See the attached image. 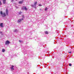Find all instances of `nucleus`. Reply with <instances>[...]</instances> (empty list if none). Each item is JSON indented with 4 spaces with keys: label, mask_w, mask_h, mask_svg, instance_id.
Wrapping results in <instances>:
<instances>
[{
    "label": "nucleus",
    "mask_w": 74,
    "mask_h": 74,
    "mask_svg": "<svg viewBox=\"0 0 74 74\" xmlns=\"http://www.w3.org/2000/svg\"><path fill=\"white\" fill-rule=\"evenodd\" d=\"M37 2H34V5H31V7H34L35 8H36V5H37Z\"/></svg>",
    "instance_id": "obj_1"
},
{
    "label": "nucleus",
    "mask_w": 74,
    "mask_h": 74,
    "mask_svg": "<svg viewBox=\"0 0 74 74\" xmlns=\"http://www.w3.org/2000/svg\"><path fill=\"white\" fill-rule=\"evenodd\" d=\"M10 41H8V40H7L5 44L6 45H8V44H10Z\"/></svg>",
    "instance_id": "obj_2"
},
{
    "label": "nucleus",
    "mask_w": 74,
    "mask_h": 74,
    "mask_svg": "<svg viewBox=\"0 0 74 74\" xmlns=\"http://www.w3.org/2000/svg\"><path fill=\"white\" fill-rule=\"evenodd\" d=\"M5 13L6 14V15H8V10L7 9H6Z\"/></svg>",
    "instance_id": "obj_3"
},
{
    "label": "nucleus",
    "mask_w": 74,
    "mask_h": 74,
    "mask_svg": "<svg viewBox=\"0 0 74 74\" xmlns=\"http://www.w3.org/2000/svg\"><path fill=\"white\" fill-rule=\"evenodd\" d=\"M23 20V18H22L21 19H20L18 21V23H19V22H21V21L22 20Z\"/></svg>",
    "instance_id": "obj_4"
},
{
    "label": "nucleus",
    "mask_w": 74,
    "mask_h": 74,
    "mask_svg": "<svg viewBox=\"0 0 74 74\" xmlns=\"http://www.w3.org/2000/svg\"><path fill=\"white\" fill-rule=\"evenodd\" d=\"M1 16H2V17H5V16H6V15H5V13H3L2 15H1Z\"/></svg>",
    "instance_id": "obj_5"
},
{
    "label": "nucleus",
    "mask_w": 74,
    "mask_h": 74,
    "mask_svg": "<svg viewBox=\"0 0 74 74\" xmlns=\"http://www.w3.org/2000/svg\"><path fill=\"white\" fill-rule=\"evenodd\" d=\"M3 23H1L0 24V26L1 27H3Z\"/></svg>",
    "instance_id": "obj_6"
},
{
    "label": "nucleus",
    "mask_w": 74,
    "mask_h": 74,
    "mask_svg": "<svg viewBox=\"0 0 74 74\" xmlns=\"http://www.w3.org/2000/svg\"><path fill=\"white\" fill-rule=\"evenodd\" d=\"M11 69L12 70H14V66L13 65H12L11 66Z\"/></svg>",
    "instance_id": "obj_7"
},
{
    "label": "nucleus",
    "mask_w": 74,
    "mask_h": 74,
    "mask_svg": "<svg viewBox=\"0 0 74 74\" xmlns=\"http://www.w3.org/2000/svg\"><path fill=\"white\" fill-rule=\"evenodd\" d=\"M23 8H24V10H25V11H27V8H26V7L24 6L23 7Z\"/></svg>",
    "instance_id": "obj_8"
},
{
    "label": "nucleus",
    "mask_w": 74,
    "mask_h": 74,
    "mask_svg": "<svg viewBox=\"0 0 74 74\" xmlns=\"http://www.w3.org/2000/svg\"><path fill=\"white\" fill-rule=\"evenodd\" d=\"M6 1H5V0H3V4H5V3Z\"/></svg>",
    "instance_id": "obj_9"
},
{
    "label": "nucleus",
    "mask_w": 74,
    "mask_h": 74,
    "mask_svg": "<svg viewBox=\"0 0 74 74\" xmlns=\"http://www.w3.org/2000/svg\"><path fill=\"white\" fill-rule=\"evenodd\" d=\"M14 32H15V33H17L18 31L17 29H15L14 30Z\"/></svg>",
    "instance_id": "obj_10"
},
{
    "label": "nucleus",
    "mask_w": 74,
    "mask_h": 74,
    "mask_svg": "<svg viewBox=\"0 0 74 74\" xmlns=\"http://www.w3.org/2000/svg\"><path fill=\"white\" fill-rule=\"evenodd\" d=\"M23 1H20L18 3H19V4H22V3H23Z\"/></svg>",
    "instance_id": "obj_11"
},
{
    "label": "nucleus",
    "mask_w": 74,
    "mask_h": 74,
    "mask_svg": "<svg viewBox=\"0 0 74 74\" xmlns=\"http://www.w3.org/2000/svg\"><path fill=\"white\" fill-rule=\"evenodd\" d=\"M45 34H48V32L47 31H46L45 32Z\"/></svg>",
    "instance_id": "obj_12"
},
{
    "label": "nucleus",
    "mask_w": 74,
    "mask_h": 74,
    "mask_svg": "<svg viewBox=\"0 0 74 74\" xmlns=\"http://www.w3.org/2000/svg\"><path fill=\"white\" fill-rule=\"evenodd\" d=\"M3 14V12H2L1 11L0 12V14H1V15H2Z\"/></svg>",
    "instance_id": "obj_13"
},
{
    "label": "nucleus",
    "mask_w": 74,
    "mask_h": 74,
    "mask_svg": "<svg viewBox=\"0 0 74 74\" xmlns=\"http://www.w3.org/2000/svg\"><path fill=\"white\" fill-rule=\"evenodd\" d=\"M3 32H0V34H1V35H3Z\"/></svg>",
    "instance_id": "obj_14"
},
{
    "label": "nucleus",
    "mask_w": 74,
    "mask_h": 74,
    "mask_svg": "<svg viewBox=\"0 0 74 74\" xmlns=\"http://www.w3.org/2000/svg\"><path fill=\"white\" fill-rule=\"evenodd\" d=\"M2 52H5V49H2Z\"/></svg>",
    "instance_id": "obj_15"
},
{
    "label": "nucleus",
    "mask_w": 74,
    "mask_h": 74,
    "mask_svg": "<svg viewBox=\"0 0 74 74\" xmlns=\"http://www.w3.org/2000/svg\"><path fill=\"white\" fill-rule=\"evenodd\" d=\"M47 8H46L45 9V11H47Z\"/></svg>",
    "instance_id": "obj_16"
},
{
    "label": "nucleus",
    "mask_w": 74,
    "mask_h": 74,
    "mask_svg": "<svg viewBox=\"0 0 74 74\" xmlns=\"http://www.w3.org/2000/svg\"><path fill=\"white\" fill-rule=\"evenodd\" d=\"M24 52H23V53H24V54H25V53H26V52H25V50H24Z\"/></svg>",
    "instance_id": "obj_17"
},
{
    "label": "nucleus",
    "mask_w": 74,
    "mask_h": 74,
    "mask_svg": "<svg viewBox=\"0 0 74 74\" xmlns=\"http://www.w3.org/2000/svg\"><path fill=\"white\" fill-rule=\"evenodd\" d=\"M24 17H25V16H24V15H23L22 16V18H24Z\"/></svg>",
    "instance_id": "obj_18"
},
{
    "label": "nucleus",
    "mask_w": 74,
    "mask_h": 74,
    "mask_svg": "<svg viewBox=\"0 0 74 74\" xmlns=\"http://www.w3.org/2000/svg\"><path fill=\"white\" fill-rule=\"evenodd\" d=\"M69 65L70 66H72V64H69Z\"/></svg>",
    "instance_id": "obj_19"
},
{
    "label": "nucleus",
    "mask_w": 74,
    "mask_h": 74,
    "mask_svg": "<svg viewBox=\"0 0 74 74\" xmlns=\"http://www.w3.org/2000/svg\"><path fill=\"white\" fill-rule=\"evenodd\" d=\"M2 4H1V1H0V5H1Z\"/></svg>",
    "instance_id": "obj_20"
},
{
    "label": "nucleus",
    "mask_w": 74,
    "mask_h": 74,
    "mask_svg": "<svg viewBox=\"0 0 74 74\" xmlns=\"http://www.w3.org/2000/svg\"><path fill=\"white\" fill-rule=\"evenodd\" d=\"M19 42H22V40H19Z\"/></svg>",
    "instance_id": "obj_21"
},
{
    "label": "nucleus",
    "mask_w": 74,
    "mask_h": 74,
    "mask_svg": "<svg viewBox=\"0 0 74 74\" xmlns=\"http://www.w3.org/2000/svg\"><path fill=\"white\" fill-rule=\"evenodd\" d=\"M39 6H42V5H41V4H39Z\"/></svg>",
    "instance_id": "obj_22"
},
{
    "label": "nucleus",
    "mask_w": 74,
    "mask_h": 74,
    "mask_svg": "<svg viewBox=\"0 0 74 74\" xmlns=\"http://www.w3.org/2000/svg\"><path fill=\"white\" fill-rule=\"evenodd\" d=\"M71 53V51L70 52H69V53Z\"/></svg>",
    "instance_id": "obj_23"
},
{
    "label": "nucleus",
    "mask_w": 74,
    "mask_h": 74,
    "mask_svg": "<svg viewBox=\"0 0 74 74\" xmlns=\"http://www.w3.org/2000/svg\"><path fill=\"white\" fill-rule=\"evenodd\" d=\"M11 2H13V1H14V0H11Z\"/></svg>",
    "instance_id": "obj_24"
},
{
    "label": "nucleus",
    "mask_w": 74,
    "mask_h": 74,
    "mask_svg": "<svg viewBox=\"0 0 74 74\" xmlns=\"http://www.w3.org/2000/svg\"><path fill=\"white\" fill-rule=\"evenodd\" d=\"M40 11H42V9H40Z\"/></svg>",
    "instance_id": "obj_25"
},
{
    "label": "nucleus",
    "mask_w": 74,
    "mask_h": 74,
    "mask_svg": "<svg viewBox=\"0 0 74 74\" xmlns=\"http://www.w3.org/2000/svg\"><path fill=\"white\" fill-rule=\"evenodd\" d=\"M19 14H21V12L19 13Z\"/></svg>",
    "instance_id": "obj_26"
},
{
    "label": "nucleus",
    "mask_w": 74,
    "mask_h": 74,
    "mask_svg": "<svg viewBox=\"0 0 74 74\" xmlns=\"http://www.w3.org/2000/svg\"><path fill=\"white\" fill-rule=\"evenodd\" d=\"M39 58L40 59H41V58Z\"/></svg>",
    "instance_id": "obj_27"
},
{
    "label": "nucleus",
    "mask_w": 74,
    "mask_h": 74,
    "mask_svg": "<svg viewBox=\"0 0 74 74\" xmlns=\"http://www.w3.org/2000/svg\"><path fill=\"white\" fill-rule=\"evenodd\" d=\"M16 0V1H17V0Z\"/></svg>",
    "instance_id": "obj_28"
}]
</instances>
